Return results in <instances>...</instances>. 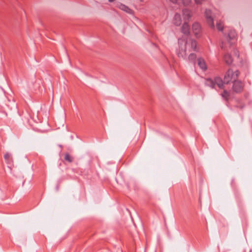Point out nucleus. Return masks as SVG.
Listing matches in <instances>:
<instances>
[{
  "label": "nucleus",
  "instance_id": "obj_15",
  "mask_svg": "<svg viewBox=\"0 0 252 252\" xmlns=\"http://www.w3.org/2000/svg\"><path fill=\"white\" fill-rule=\"evenodd\" d=\"M197 46V42L195 40L191 39V48L192 50H195Z\"/></svg>",
  "mask_w": 252,
  "mask_h": 252
},
{
  "label": "nucleus",
  "instance_id": "obj_22",
  "mask_svg": "<svg viewBox=\"0 0 252 252\" xmlns=\"http://www.w3.org/2000/svg\"><path fill=\"white\" fill-rule=\"evenodd\" d=\"M169 0L173 3H177L178 2V0Z\"/></svg>",
  "mask_w": 252,
  "mask_h": 252
},
{
  "label": "nucleus",
  "instance_id": "obj_10",
  "mask_svg": "<svg viewBox=\"0 0 252 252\" xmlns=\"http://www.w3.org/2000/svg\"><path fill=\"white\" fill-rule=\"evenodd\" d=\"M173 22L175 25L177 26H180L182 22L181 15L178 13L175 14L173 18Z\"/></svg>",
  "mask_w": 252,
  "mask_h": 252
},
{
  "label": "nucleus",
  "instance_id": "obj_14",
  "mask_svg": "<svg viewBox=\"0 0 252 252\" xmlns=\"http://www.w3.org/2000/svg\"><path fill=\"white\" fill-rule=\"evenodd\" d=\"M229 93L225 90H224L223 93L221 94V97L224 98L226 101H227L229 99Z\"/></svg>",
  "mask_w": 252,
  "mask_h": 252
},
{
  "label": "nucleus",
  "instance_id": "obj_16",
  "mask_svg": "<svg viewBox=\"0 0 252 252\" xmlns=\"http://www.w3.org/2000/svg\"><path fill=\"white\" fill-rule=\"evenodd\" d=\"M64 159L65 160L68 161L69 162H71L72 161V158L68 153L65 155Z\"/></svg>",
  "mask_w": 252,
  "mask_h": 252
},
{
  "label": "nucleus",
  "instance_id": "obj_4",
  "mask_svg": "<svg viewBox=\"0 0 252 252\" xmlns=\"http://www.w3.org/2000/svg\"><path fill=\"white\" fill-rule=\"evenodd\" d=\"M243 88L244 84L241 81L234 80L233 85V90L234 92L237 93H240L243 90Z\"/></svg>",
  "mask_w": 252,
  "mask_h": 252
},
{
  "label": "nucleus",
  "instance_id": "obj_3",
  "mask_svg": "<svg viewBox=\"0 0 252 252\" xmlns=\"http://www.w3.org/2000/svg\"><path fill=\"white\" fill-rule=\"evenodd\" d=\"M227 38L231 45L233 44L236 41V34L235 30L231 29L228 31Z\"/></svg>",
  "mask_w": 252,
  "mask_h": 252
},
{
  "label": "nucleus",
  "instance_id": "obj_1",
  "mask_svg": "<svg viewBox=\"0 0 252 252\" xmlns=\"http://www.w3.org/2000/svg\"><path fill=\"white\" fill-rule=\"evenodd\" d=\"M181 32L184 34L181 38L178 39L180 45L179 51L178 53L179 57H183L186 55L187 38L190 35V27L188 22H185L181 28Z\"/></svg>",
  "mask_w": 252,
  "mask_h": 252
},
{
  "label": "nucleus",
  "instance_id": "obj_9",
  "mask_svg": "<svg viewBox=\"0 0 252 252\" xmlns=\"http://www.w3.org/2000/svg\"><path fill=\"white\" fill-rule=\"evenodd\" d=\"M183 15L184 19L189 21L192 16V12L189 9H184L183 10Z\"/></svg>",
  "mask_w": 252,
  "mask_h": 252
},
{
  "label": "nucleus",
  "instance_id": "obj_13",
  "mask_svg": "<svg viewBox=\"0 0 252 252\" xmlns=\"http://www.w3.org/2000/svg\"><path fill=\"white\" fill-rule=\"evenodd\" d=\"M120 8L128 13H131L132 12V10L130 8L124 4H121Z\"/></svg>",
  "mask_w": 252,
  "mask_h": 252
},
{
  "label": "nucleus",
  "instance_id": "obj_17",
  "mask_svg": "<svg viewBox=\"0 0 252 252\" xmlns=\"http://www.w3.org/2000/svg\"><path fill=\"white\" fill-rule=\"evenodd\" d=\"M196 58V56L195 54L191 53L189 56V60L190 61H194Z\"/></svg>",
  "mask_w": 252,
  "mask_h": 252
},
{
  "label": "nucleus",
  "instance_id": "obj_8",
  "mask_svg": "<svg viewBox=\"0 0 252 252\" xmlns=\"http://www.w3.org/2000/svg\"><path fill=\"white\" fill-rule=\"evenodd\" d=\"M197 64L200 68L203 71H206L207 69L206 63L204 59L201 58L197 59Z\"/></svg>",
  "mask_w": 252,
  "mask_h": 252
},
{
  "label": "nucleus",
  "instance_id": "obj_6",
  "mask_svg": "<svg viewBox=\"0 0 252 252\" xmlns=\"http://www.w3.org/2000/svg\"><path fill=\"white\" fill-rule=\"evenodd\" d=\"M193 32L195 36L198 37L201 32V26L198 23H194L192 26Z\"/></svg>",
  "mask_w": 252,
  "mask_h": 252
},
{
  "label": "nucleus",
  "instance_id": "obj_23",
  "mask_svg": "<svg viewBox=\"0 0 252 252\" xmlns=\"http://www.w3.org/2000/svg\"><path fill=\"white\" fill-rule=\"evenodd\" d=\"M221 32H223V27L222 26V25H221Z\"/></svg>",
  "mask_w": 252,
  "mask_h": 252
},
{
  "label": "nucleus",
  "instance_id": "obj_2",
  "mask_svg": "<svg viewBox=\"0 0 252 252\" xmlns=\"http://www.w3.org/2000/svg\"><path fill=\"white\" fill-rule=\"evenodd\" d=\"M239 72L238 70H236L234 72L231 69H228L224 77L223 81L221 80V83L224 84H228L232 79L235 80V79L237 78Z\"/></svg>",
  "mask_w": 252,
  "mask_h": 252
},
{
  "label": "nucleus",
  "instance_id": "obj_7",
  "mask_svg": "<svg viewBox=\"0 0 252 252\" xmlns=\"http://www.w3.org/2000/svg\"><path fill=\"white\" fill-rule=\"evenodd\" d=\"M205 84L206 85L209 86L213 88H215L216 85H217L219 88H220V84L219 82L217 81V79L214 81L210 78H207L205 80Z\"/></svg>",
  "mask_w": 252,
  "mask_h": 252
},
{
  "label": "nucleus",
  "instance_id": "obj_18",
  "mask_svg": "<svg viewBox=\"0 0 252 252\" xmlns=\"http://www.w3.org/2000/svg\"><path fill=\"white\" fill-rule=\"evenodd\" d=\"M183 4L184 5H189L191 2V0H182Z\"/></svg>",
  "mask_w": 252,
  "mask_h": 252
},
{
  "label": "nucleus",
  "instance_id": "obj_12",
  "mask_svg": "<svg viewBox=\"0 0 252 252\" xmlns=\"http://www.w3.org/2000/svg\"><path fill=\"white\" fill-rule=\"evenodd\" d=\"M4 158L7 163H10L13 161L12 158L11 157V155L8 153H6L4 155Z\"/></svg>",
  "mask_w": 252,
  "mask_h": 252
},
{
  "label": "nucleus",
  "instance_id": "obj_5",
  "mask_svg": "<svg viewBox=\"0 0 252 252\" xmlns=\"http://www.w3.org/2000/svg\"><path fill=\"white\" fill-rule=\"evenodd\" d=\"M205 14L207 19V21L211 28H214L215 25L214 23L213 18L212 16V12L210 10H206Z\"/></svg>",
  "mask_w": 252,
  "mask_h": 252
},
{
  "label": "nucleus",
  "instance_id": "obj_20",
  "mask_svg": "<svg viewBox=\"0 0 252 252\" xmlns=\"http://www.w3.org/2000/svg\"><path fill=\"white\" fill-rule=\"evenodd\" d=\"M217 28L219 31H220V23L217 24Z\"/></svg>",
  "mask_w": 252,
  "mask_h": 252
},
{
  "label": "nucleus",
  "instance_id": "obj_19",
  "mask_svg": "<svg viewBox=\"0 0 252 252\" xmlns=\"http://www.w3.org/2000/svg\"><path fill=\"white\" fill-rule=\"evenodd\" d=\"M203 1V0H194V1L196 4H200L202 3V2Z\"/></svg>",
  "mask_w": 252,
  "mask_h": 252
},
{
  "label": "nucleus",
  "instance_id": "obj_11",
  "mask_svg": "<svg viewBox=\"0 0 252 252\" xmlns=\"http://www.w3.org/2000/svg\"><path fill=\"white\" fill-rule=\"evenodd\" d=\"M224 59L225 63L228 64H230L232 63V57L229 54L225 55Z\"/></svg>",
  "mask_w": 252,
  "mask_h": 252
},
{
  "label": "nucleus",
  "instance_id": "obj_21",
  "mask_svg": "<svg viewBox=\"0 0 252 252\" xmlns=\"http://www.w3.org/2000/svg\"><path fill=\"white\" fill-rule=\"evenodd\" d=\"M234 54H235V55L236 56H237V57H239V54H238V51H237V50H234Z\"/></svg>",
  "mask_w": 252,
  "mask_h": 252
}]
</instances>
